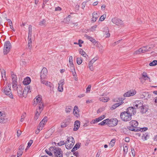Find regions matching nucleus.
I'll list each match as a JSON object with an SVG mask.
<instances>
[{"instance_id": "c03bdc74", "label": "nucleus", "mask_w": 157, "mask_h": 157, "mask_svg": "<svg viewBox=\"0 0 157 157\" xmlns=\"http://www.w3.org/2000/svg\"><path fill=\"white\" fill-rule=\"evenodd\" d=\"M84 36L86 37L87 39L89 40L90 41H91L93 39V38L91 36H88L87 34H85L84 35Z\"/></svg>"}, {"instance_id": "393cba45", "label": "nucleus", "mask_w": 157, "mask_h": 157, "mask_svg": "<svg viewBox=\"0 0 157 157\" xmlns=\"http://www.w3.org/2000/svg\"><path fill=\"white\" fill-rule=\"evenodd\" d=\"M79 53L83 56L86 57V56H88L86 52L82 49L80 48L79 50Z\"/></svg>"}, {"instance_id": "1a4fd4ad", "label": "nucleus", "mask_w": 157, "mask_h": 157, "mask_svg": "<svg viewBox=\"0 0 157 157\" xmlns=\"http://www.w3.org/2000/svg\"><path fill=\"white\" fill-rule=\"evenodd\" d=\"M111 21L114 24L117 25H122L123 24V21L117 17L112 18Z\"/></svg>"}, {"instance_id": "7c9ffc66", "label": "nucleus", "mask_w": 157, "mask_h": 157, "mask_svg": "<svg viewBox=\"0 0 157 157\" xmlns=\"http://www.w3.org/2000/svg\"><path fill=\"white\" fill-rule=\"evenodd\" d=\"M105 117V115L101 116L95 119V121H96L97 123L102 120Z\"/></svg>"}, {"instance_id": "58836bf2", "label": "nucleus", "mask_w": 157, "mask_h": 157, "mask_svg": "<svg viewBox=\"0 0 157 157\" xmlns=\"http://www.w3.org/2000/svg\"><path fill=\"white\" fill-rule=\"evenodd\" d=\"M147 46H145L141 48V49H142L144 50L145 52L143 51V53L149 52V50H147Z\"/></svg>"}, {"instance_id": "f8f14e48", "label": "nucleus", "mask_w": 157, "mask_h": 157, "mask_svg": "<svg viewBox=\"0 0 157 157\" xmlns=\"http://www.w3.org/2000/svg\"><path fill=\"white\" fill-rule=\"evenodd\" d=\"M151 95L148 92H143L140 94V97L142 99L148 100L150 98Z\"/></svg>"}, {"instance_id": "7ed1b4c3", "label": "nucleus", "mask_w": 157, "mask_h": 157, "mask_svg": "<svg viewBox=\"0 0 157 157\" xmlns=\"http://www.w3.org/2000/svg\"><path fill=\"white\" fill-rule=\"evenodd\" d=\"M11 48V45L9 41H7L4 43L3 49V53L4 55H6L10 52Z\"/></svg>"}, {"instance_id": "bb28decb", "label": "nucleus", "mask_w": 157, "mask_h": 157, "mask_svg": "<svg viewBox=\"0 0 157 157\" xmlns=\"http://www.w3.org/2000/svg\"><path fill=\"white\" fill-rule=\"evenodd\" d=\"M67 141H66V142L67 143V142L68 143H71V142H75L73 138L71 136L67 138Z\"/></svg>"}, {"instance_id": "8fccbe9b", "label": "nucleus", "mask_w": 157, "mask_h": 157, "mask_svg": "<svg viewBox=\"0 0 157 157\" xmlns=\"http://www.w3.org/2000/svg\"><path fill=\"white\" fill-rule=\"evenodd\" d=\"M73 155L76 157H79L80 156L79 153L77 151L74 152Z\"/></svg>"}, {"instance_id": "c756f323", "label": "nucleus", "mask_w": 157, "mask_h": 157, "mask_svg": "<svg viewBox=\"0 0 157 157\" xmlns=\"http://www.w3.org/2000/svg\"><path fill=\"white\" fill-rule=\"evenodd\" d=\"M58 147H51L49 148V150L51 152L54 153L56 151V149H57Z\"/></svg>"}, {"instance_id": "f704fd0d", "label": "nucleus", "mask_w": 157, "mask_h": 157, "mask_svg": "<svg viewBox=\"0 0 157 157\" xmlns=\"http://www.w3.org/2000/svg\"><path fill=\"white\" fill-rule=\"evenodd\" d=\"M157 64V60H154L152 62H151L149 63L150 66H154Z\"/></svg>"}, {"instance_id": "aec40b11", "label": "nucleus", "mask_w": 157, "mask_h": 157, "mask_svg": "<svg viewBox=\"0 0 157 157\" xmlns=\"http://www.w3.org/2000/svg\"><path fill=\"white\" fill-rule=\"evenodd\" d=\"M31 81L30 78L27 77L24 79L23 83L25 85H28L30 83Z\"/></svg>"}, {"instance_id": "f3484780", "label": "nucleus", "mask_w": 157, "mask_h": 157, "mask_svg": "<svg viewBox=\"0 0 157 157\" xmlns=\"http://www.w3.org/2000/svg\"><path fill=\"white\" fill-rule=\"evenodd\" d=\"M80 125V122L79 121H76L74 124L73 130L74 131H77L79 128Z\"/></svg>"}, {"instance_id": "9d476101", "label": "nucleus", "mask_w": 157, "mask_h": 157, "mask_svg": "<svg viewBox=\"0 0 157 157\" xmlns=\"http://www.w3.org/2000/svg\"><path fill=\"white\" fill-rule=\"evenodd\" d=\"M144 103L143 101L138 100L135 101L133 103V105L134 107L136 108H140Z\"/></svg>"}, {"instance_id": "a211bd4d", "label": "nucleus", "mask_w": 157, "mask_h": 157, "mask_svg": "<svg viewBox=\"0 0 157 157\" xmlns=\"http://www.w3.org/2000/svg\"><path fill=\"white\" fill-rule=\"evenodd\" d=\"M24 94L25 95V97L26 96L27 94L29 92H31L30 87L29 86H27L25 87L24 89L23 90Z\"/></svg>"}, {"instance_id": "c85d7f7f", "label": "nucleus", "mask_w": 157, "mask_h": 157, "mask_svg": "<svg viewBox=\"0 0 157 157\" xmlns=\"http://www.w3.org/2000/svg\"><path fill=\"white\" fill-rule=\"evenodd\" d=\"M142 77L144 78L145 80H147L148 79H150L147 76L146 72H144L142 74Z\"/></svg>"}, {"instance_id": "4be33fe9", "label": "nucleus", "mask_w": 157, "mask_h": 157, "mask_svg": "<svg viewBox=\"0 0 157 157\" xmlns=\"http://www.w3.org/2000/svg\"><path fill=\"white\" fill-rule=\"evenodd\" d=\"M74 144V142L71 143H68L67 144H66L65 145L66 148L67 149H70L72 148Z\"/></svg>"}, {"instance_id": "864d4df0", "label": "nucleus", "mask_w": 157, "mask_h": 157, "mask_svg": "<svg viewBox=\"0 0 157 157\" xmlns=\"http://www.w3.org/2000/svg\"><path fill=\"white\" fill-rule=\"evenodd\" d=\"M80 144H79V143H77L74 147L77 150L80 147Z\"/></svg>"}, {"instance_id": "052dcab7", "label": "nucleus", "mask_w": 157, "mask_h": 157, "mask_svg": "<svg viewBox=\"0 0 157 157\" xmlns=\"http://www.w3.org/2000/svg\"><path fill=\"white\" fill-rule=\"evenodd\" d=\"M17 136L18 137L21 135V130H18L17 131Z\"/></svg>"}, {"instance_id": "6ab92c4d", "label": "nucleus", "mask_w": 157, "mask_h": 157, "mask_svg": "<svg viewBox=\"0 0 157 157\" xmlns=\"http://www.w3.org/2000/svg\"><path fill=\"white\" fill-rule=\"evenodd\" d=\"M98 17V15L97 12H94L92 13V21L93 22L96 21Z\"/></svg>"}, {"instance_id": "423d86ee", "label": "nucleus", "mask_w": 157, "mask_h": 157, "mask_svg": "<svg viewBox=\"0 0 157 157\" xmlns=\"http://www.w3.org/2000/svg\"><path fill=\"white\" fill-rule=\"evenodd\" d=\"M107 124L109 127H114L117 125L118 121L116 118H113L110 120L109 119L107 122Z\"/></svg>"}, {"instance_id": "680f3d73", "label": "nucleus", "mask_w": 157, "mask_h": 157, "mask_svg": "<svg viewBox=\"0 0 157 157\" xmlns=\"http://www.w3.org/2000/svg\"><path fill=\"white\" fill-rule=\"evenodd\" d=\"M105 16L103 15L101 16L100 18V20L101 21H103L105 19Z\"/></svg>"}, {"instance_id": "79ce46f5", "label": "nucleus", "mask_w": 157, "mask_h": 157, "mask_svg": "<svg viewBox=\"0 0 157 157\" xmlns=\"http://www.w3.org/2000/svg\"><path fill=\"white\" fill-rule=\"evenodd\" d=\"M115 140L113 139L109 143V145L112 147L114 146L115 143Z\"/></svg>"}, {"instance_id": "9b49d317", "label": "nucleus", "mask_w": 157, "mask_h": 157, "mask_svg": "<svg viewBox=\"0 0 157 157\" xmlns=\"http://www.w3.org/2000/svg\"><path fill=\"white\" fill-rule=\"evenodd\" d=\"M136 91L135 90H131L124 93L123 96L124 97H129L133 96L136 94Z\"/></svg>"}, {"instance_id": "e2e57ef3", "label": "nucleus", "mask_w": 157, "mask_h": 157, "mask_svg": "<svg viewBox=\"0 0 157 157\" xmlns=\"http://www.w3.org/2000/svg\"><path fill=\"white\" fill-rule=\"evenodd\" d=\"M44 126H39V125L38 126L37 129L39 131H40L42 130Z\"/></svg>"}, {"instance_id": "39448f33", "label": "nucleus", "mask_w": 157, "mask_h": 157, "mask_svg": "<svg viewBox=\"0 0 157 157\" xmlns=\"http://www.w3.org/2000/svg\"><path fill=\"white\" fill-rule=\"evenodd\" d=\"M10 88V86L8 85L4 87V92L6 95L9 96L11 99H13V97Z\"/></svg>"}, {"instance_id": "603ef678", "label": "nucleus", "mask_w": 157, "mask_h": 157, "mask_svg": "<svg viewBox=\"0 0 157 157\" xmlns=\"http://www.w3.org/2000/svg\"><path fill=\"white\" fill-rule=\"evenodd\" d=\"M98 59V58L97 57H95L90 62L93 64L95 61H96Z\"/></svg>"}, {"instance_id": "3c124183", "label": "nucleus", "mask_w": 157, "mask_h": 157, "mask_svg": "<svg viewBox=\"0 0 157 157\" xmlns=\"http://www.w3.org/2000/svg\"><path fill=\"white\" fill-rule=\"evenodd\" d=\"M124 103V102L123 101H121V102H118L117 103H116L115 104V106L117 107L119 106V105H121V104H123Z\"/></svg>"}, {"instance_id": "a18cd8bd", "label": "nucleus", "mask_w": 157, "mask_h": 157, "mask_svg": "<svg viewBox=\"0 0 157 157\" xmlns=\"http://www.w3.org/2000/svg\"><path fill=\"white\" fill-rule=\"evenodd\" d=\"M124 153L126 154L128 151V146H125L124 147Z\"/></svg>"}, {"instance_id": "c9c22d12", "label": "nucleus", "mask_w": 157, "mask_h": 157, "mask_svg": "<svg viewBox=\"0 0 157 157\" xmlns=\"http://www.w3.org/2000/svg\"><path fill=\"white\" fill-rule=\"evenodd\" d=\"M82 62V60L81 58H77V63L79 65Z\"/></svg>"}, {"instance_id": "ddd939ff", "label": "nucleus", "mask_w": 157, "mask_h": 157, "mask_svg": "<svg viewBox=\"0 0 157 157\" xmlns=\"http://www.w3.org/2000/svg\"><path fill=\"white\" fill-rule=\"evenodd\" d=\"M54 152V155L56 157H63V152L61 148L58 147Z\"/></svg>"}, {"instance_id": "69168bd1", "label": "nucleus", "mask_w": 157, "mask_h": 157, "mask_svg": "<svg viewBox=\"0 0 157 157\" xmlns=\"http://www.w3.org/2000/svg\"><path fill=\"white\" fill-rule=\"evenodd\" d=\"M37 105H38V102H37L35 100V99L34 100V102L33 103V105L34 106H36Z\"/></svg>"}, {"instance_id": "774afa93", "label": "nucleus", "mask_w": 157, "mask_h": 157, "mask_svg": "<svg viewBox=\"0 0 157 157\" xmlns=\"http://www.w3.org/2000/svg\"><path fill=\"white\" fill-rule=\"evenodd\" d=\"M67 124L65 123H62L61 125L62 128H64L67 126Z\"/></svg>"}, {"instance_id": "b1692460", "label": "nucleus", "mask_w": 157, "mask_h": 157, "mask_svg": "<svg viewBox=\"0 0 157 157\" xmlns=\"http://www.w3.org/2000/svg\"><path fill=\"white\" fill-rule=\"evenodd\" d=\"M106 31L105 35V37H109L110 36V34L109 33V30L108 28L107 27H105L103 31Z\"/></svg>"}, {"instance_id": "09e8293b", "label": "nucleus", "mask_w": 157, "mask_h": 157, "mask_svg": "<svg viewBox=\"0 0 157 157\" xmlns=\"http://www.w3.org/2000/svg\"><path fill=\"white\" fill-rule=\"evenodd\" d=\"M64 79H61L59 82V83H58V84L60 85H62L63 86V85L64 84Z\"/></svg>"}, {"instance_id": "5701e85b", "label": "nucleus", "mask_w": 157, "mask_h": 157, "mask_svg": "<svg viewBox=\"0 0 157 157\" xmlns=\"http://www.w3.org/2000/svg\"><path fill=\"white\" fill-rule=\"evenodd\" d=\"M12 82V83H17V77L13 74L11 75Z\"/></svg>"}, {"instance_id": "de8ad7c7", "label": "nucleus", "mask_w": 157, "mask_h": 157, "mask_svg": "<svg viewBox=\"0 0 157 157\" xmlns=\"http://www.w3.org/2000/svg\"><path fill=\"white\" fill-rule=\"evenodd\" d=\"M91 88V85H88V87H87L86 89V93H88V92H90V89Z\"/></svg>"}, {"instance_id": "cd10ccee", "label": "nucleus", "mask_w": 157, "mask_h": 157, "mask_svg": "<svg viewBox=\"0 0 157 157\" xmlns=\"http://www.w3.org/2000/svg\"><path fill=\"white\" fill-rule=\"evenodd\" d=\"M143 51L145 52L144 50L142 49L141 48H140L138 50L134 52V54H137L141 53H143Z\"/></svg>"}, {"instance_id": "dca6fc26", "label": "nucleus", "mask_w": 157, "mask_h": 157, "mask_svg": "<svg viewBox=\"0 0 157 157\" xmlns=\"http://www.w3.org/2000/svg\"><path fill=\"white\" fill-rule=\"evenodd\" d=\"M34 99H35V100L38 102V106L41 105L42 107H44V104L41 101L42 98L40 95H38V97L36 96Z\"/></svg>"}, {"instance_id": "f257e3e1", "label": "nucleus", "mask_w": 157, "mask_h": 157, "mask_svg": "<svg viewBox=\"0 0 157 157\" xmlns=\"http://www.w3.org/2000/svg\"><path fill=\"white\" fill-rule=\"evenodd\" d=\"M120 117L121 119L124 121H130L132 119V115L126 111L122 112L121 113Z\"/></svg>"}, {"instance_id": "37998d69", "label": "nucleus", "mask_w": 157, "mask_h": 157, "mask_svg": "<svg viewBox=\"0 0 157 157\" xmlns=\"http://www.w3.org/2000/svg\"><path fill=\"white\" fill-rule=\"evenodd\" d=\"M45 152L47 154H48L50 156H52V152H51L49 150L46 149L45 150Z\"/></svg>"}, {"instance_id": "49530a36", "label": "nucleus", "mask_w": 157, "mask_h": 157, "mask_svg": "<svg viewBox=\"0 0 157 157\" xmlns=\"http://www.w3.org/2000/svg\"><path fill=\"white\" fill-rule=\"evenodd\" d=\"M33 141L32 140H30L28 143V146L27 148H29L31 146V144L33 143Z\"/></svg>"}, {"instance_id": "338daca9", "label": "nucleus", "mask_w": 157, "mask_h": 157, "mask_svg": "<svg viewBox=\"0 0 157 157\" xmlns=\"http://www.w3.org/2000/svg\"><path fill=\"white\" fill-rule=\"evenodd\" d=\"M22 153V151H21V150H18V151L17 153V155H19V156H21Z\"/></svg>"}, {"instance_id": "bf43d9fd", "label": "nucleus", "mask_w": 157, "mask_h": 157, "mask_svg": "<svg viewBox=\"0 0 157 157\" xmlns=\"http://www.w3.org/2000/svg\"><path fill=\"white\" fill-rule=\"evenodd\" d=\"M24 148L25 147L24 145H21L19 147V150L22 151L24 149Z\"/></svg>"}, {"instance_id": "13d9d810", "label": "nucleus", "mask_w": 157, "mask_h": 157, "mask_svg": "<svg viewBox=\"0 0 157 157\" xmlns=\"http://www.w3.org/2000/svg\"><path fill=\"white\" fill-rule=\"evenodd\" d=\"M99 52L100 53H103V48L102 46H101L99 47Z\"/></svg>"}, {"instance_id": "2f4dec72", "label": "nucleus", "mask_w": 157, "mask_h": 157, "mask_svg": "<svg viewBox=\"0 0 157 157\" xmlns=\"http://www.w3.org/2000/svg\"><path fill=\"white\" fill-rule=\"evenodd\" d=\"M109 119H105L101 122L99 123L98 124L99 125H104L105 124H107V122H108V121Z\"/></svg>"}, {"instance_id": "5fc2aeb1", "label": "nucleus", "mask_w": 157, "mask_h": 157, "mask_svg": "<svg viewBox=\"0 0 157 157\" xmlns=\"http://www.w3.org/2000/svg\"><path fill=\"white\" fill-rule=\"evenodd\" d=\"M25 116V113L23 114L21 117L20 121L21 122H23L24 121V119Z\"/></svg>"}, {"instance_id": "4468645a", "label": "nucleus", "mask_w": 157, "mask_h": 157, "mask_svg": "<svg viewBox=\"0 0 157 157\" xmlns=\"http://www.w3.org/2000/svg\"><path fill=\"white\" fill-rule=\"evenodd\" d=\"M128 113H130L132 115V114L134 115L136 113V109L135 108L133 107H130L128 108L126 111Z\"/></svg>"}, {"instance_id": "412c9836", "label": "nucleus", "mask_w": 157, "mask_h": 157, "mask_svg": "<svg viewBox=\"0 0 157 157\" xmlns=\"http://www.w3.org/2000/svg\"><path fill=\"white\" fill-rule=\"evenodd\" d=\"M140 108V112L142 113H146L147 111V108L144 105H143Z\"/></svg>"}, {"instance_id": "ea45409f", "label": "nucleus", "mask_w": 157, "mask_h": 157, "mask_svg": "<svg viewBox=\"0 0 157 157\" xmlns=\"http://www.w3.org/2000/svg\"><path fill=\"white\" fill-rule=\"evenodd\" d=\"M93 64L92 63L89 62V67L91 71H93L94 70L93 66Z\"/></svg>"}, {"instance_id": "a19ab883", "label": "nucleus", "mask_w": 157, "mask_h": 157, "mask_svg": "<svg viewBox=\"0 0 157 157\" xmlns=\"http://www.w3.org/2000/svg\"><path fill=\"white\" fill-rule=\"evenodd\" d=\"M45 20L44 19H43V20L40 22L39 25L41 26H43L45 25Z\"/></svg>"}, {"instance_id": "a878e982", "label": "nucleus", "mask_w": 157, "mask_h": 157, "mask_svg": "<svg viewBox=\"0 0 157 157\" xmlns=\"http://www.w3.org/2000/svg\"><path fill=\"white\" fill-rule=\"evenodd\" d=\"M149 138V136L148 134L147 133H145L143 135V136L142 137V139L144 140H146L148 139Z\"/></svg>"}, {"instance_id": "4d7b16f0", "label": "nucleus", "mask_w": 157, "mask_h": 157, "mask_svg": "<svg viewBox=\"0 0 157 157\" xmlns=\"http://www.w3.org/2000/svg\"><path fill=\"white\" fill-rule=\"evenodd\" d=\"M147 127H144L140 128V131L141 132L145 131L147 130Z\"/></svg>"}, {"instance_id": "2eb2a0df", "label": "nucleus", "mask_w": 157, "mask_h": 157, "mask_svg": "<svg viewBox=\"0 0 157 157\" xmlns=\"http://www.w3.org/2000/svg\"><path fill=\"white\" fill-rule=\"evenodd\" d=\"M48 71L47 69L45 67H44L42 70L41 72L40 78L43 79L45 78L47 75Z\"/></svg>"}, {"instance_id": "6e6d98bb", "label": "nucleus", "mask_w": 157, "mask_h": 157, "mask_svg": "<svg viewBox=\"0 0 157 157\" xmlns=\"http://www.w3.org/2000/svg\"><path fill=\"white\" fill-rule=\"evenodd\" d=\"M66 142H65L64 141H61L59 142L58 144L59 146H62Z\"/></svg>"}, {"instance_id": "20e7f679", "label": "nucleus", "mask_w": 157, "mask_h": 157, "mask_svg": "<svg viewBox=\"0 0 157 157\" xmlns=\"http://www.w3.org/2000/svg\"><path fill=\"white\" fill-rule=\"evenodd\" d=\"M69 65H68L69 67H70V69L72 72L73 75L74 76L76 75V73L75 71V68L74 66L73 63V57L72 56H70L69 57Z\"/></svg>"}, {"instance_id": "72a5a7b5", "label": "nucleus", "mask_w": 157, "mask_h": 157, "mask_svg": "<svg viewBox=\"0 0 157 157\" xmlns=\"http://www.w3.org/2000/svg\"><path fill=\"white\" fill-rule=\"evenodd\" d=\"M47 121V117H45L42 120V121L40 122L39 124V126L41 125V124L43 123V122H44V123L46 122Z\"/></svg>"}, {"instance_id": "0e129e2a", "label": "nucleus", "mask_w": 157, "mask_h": 157, "mask_svg": "<svg viewBox=\"0 0 157 157\" xmlns=\"http://www.w3.org/2000/svg\"><path fill=\"white\" fill-rule=\"evenodd\" d=\"M97 26L95 25L94 26H92L90 29L91 31H93L95 30V29L97 27Z\"/></svg>"}, {"instance_id": "4c0bfd02", "label": "nucleus", "mask_w": 157, "mask_h": 157, "mask_svg": "<svg viewBox=\"0 0 157 157\" xmlns=\"http://www.w3.org/2000/svg\"><path fill=\"white\" fill-rule=\"evenodd\" d=\"M58 91H59V92H63V86L60 85H59V86L58 87Z\"/></svg>"}, {"instance_id": "f03ea898", "label": "nucleus", "mask_w": 157, "mask_h": 157, "mask_svg": "<svg viewBox=\"0 0 157 157\" xmlns=\"http://www.w3.org/2000/svg\"><path fill=\"white\" fill-rule=\"evenodd\" d=\"M130 126L128 128L131 131H138V129H137V127L138 124V122L136 121H131L129 122Z\"/></svg>"}, {"instance_id": "0eeeda50", "label": "nucleus", "mask_w": 157, "mask_h": 157, "mask_svg": "<svg viewBox=\"0 0 157 157\" xmlns=\"http://www.w3.org/2000/svg\"><path fill=\"white\" fill-rule=\"evenodd\" d=\"M43 108L44 107H42V106L41 105V106H39L38 108L36 109L35 114L34 117V119L35 120H36L38 119Z\"/></svg>"}, {"instance_id": "e433bc0d", "label": "nucleus", "mask_w": 157, "mask_h": 157, "mask_svg": "<svg viewBox=\"0 0 157 157\" xmlns=\"http://www.w3.org/2000/svg\"><path fill=\"white\" fill-rule=\"evenodd\" d=\"M79 111H78V110H77L76 111H73V113L75 116L78 117L79 116Z\"/></svg>"}, {"instance_id": "473e14b6", "label": "nucleus", "mask_w": 157, "mask_h": 157, "mask_svg": "<svg viewBox=\"0 0 157 157\" xmlns=\"http://www.w3.org/2000/svg\"><path fill=\"white\" fill-rule=\"evenodd\" d=\"M109 100V98L106 97H101L100 98V101L103 102H106L108 101Z\"/></svg>"}, {"instance_id": "6e6552de", "label": "nucleus", "mask_w": 157, "mask_h": 157, "mask_svg": "<svg viewBox=\"0 0 157 157\" xmlns=\"http://www.w3.org/2000/svg\"><path fill=\"white\" fill-rule=\"evenodd\" d=\"M17 91L18 95L20 97H25V95L23 88L20 85H18L17 87Z\"/></svg>"}]
</instances>
